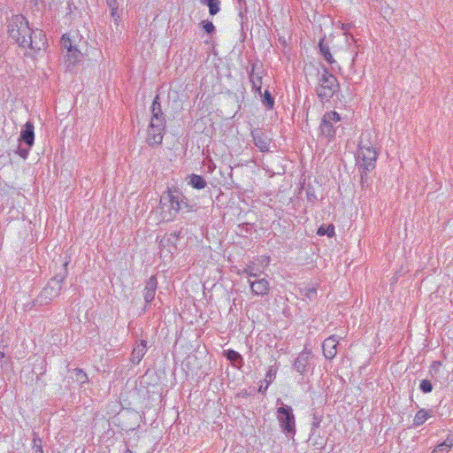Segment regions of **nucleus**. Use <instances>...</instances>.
Returning <instances> with one entry per match:
<instances>
[{"label":"nucleus","instance_id":"nucleus-1","mask_svg":"<svg viewBox=\"0 0 453 453\" xmlns=\"http://www.w3.org/2000/svg\"><path fill=\"white\" fill-rule=\"evenodd\" d=\"M8 34L19 46L29 48L34 51L46 45L45 35L42 30L32 31L27 19L20 14L13 15L8 21Z\"/></svg>","mask_w":453,"mask_h":453},{"label":"nucleus","instance_id":"nucleus-2","mask_svg":"<svg viewBox=\"0 0 453 453\" xmlns=\"http://www.w3.org/2000/svg\"><path fill=\"white\" fill-rule=\"evenodd\" d=\"M165 115L159 103V96H156L151 105V119L147 130V143L149 145L161 144L165 134Z\"/></svg>","mask_w":453,"mask_h":453},{"label":"nucleus","instance_id":"nucleus-3","mask_svg":"<svg viewBox=\"0 0 453 453\" xmlns=\"http://www.w3.org/2000/svg\"><path fill=\"white\" fill-rule=\"evenodd\" d=\"M182 205L188 207V204L182 202L180 193L172 192L171 190L164 193L159 203L161 220L172 221L181 210Z\"/></svg>","mask_w":453,"mask_h":453},{"label":"nucleus","instance_id":"nucleus-4","mask_svg":"<svg viewBox=\"0 0 453 453\" xmlns=\"http://www.w3.org/2000/svg\"><path fill=\"white\" fill-rule=\"evenodd\" d=\"M67 265L68 263L65 262L64 264V272L53 277L43 288L40 296H38V302H40V303L46 304L60 295L63 282L65 281L67 275Z\"/></svg>","mask_w":453,"mask_h":453},{"label":"nucleus","instance_id":"nucleus-5","mask_svg":"<svg viewBox=\"0 0 453 453\" xmlns=\"http://www.w3.org/2000/svg\"><path fill=\"white\" fill-rule=\"evenodd\" d=\"M370 137L371 134L369 132L362 133L358 144V157L363 160L362 166L365 171L373 169L377 160V152L370 142Z\"/></svg>","mask_w":453,"mask_h":453},{"label":"nucleus","instance_id":"nucleus-6","mask_svg":"<svg viewBox=\"0 0 453 453\" xmlns=\"http://www.w3.org/2000/svg\"><path fill=\"white\" fill-rule=\"evenodd\" d=\"M338 88L339 83L336 77L325 69L319 80V85L316 89L318 96L321 100L327 101L334 96Z\"/></svg>","mask_w":453,"mask_h":453},{"label":"nucleus","instance_id":"nucleus-7","mask_svg":"<svg viewBox=\"0 0 453 453\" xmlns=\"http://www.w3.org/2000/svg\"><path fill=\"white\" fill-rule=\"evenodd\" d=\"M276 418L283 433L286 434H295L296 418L290 406L282 405L279 407L276 411Z\"/></svg>","mask_w":453,"mask_h":453},{"label":"nucleus","instance_id":"nucleus-8","mask_svg":"<svg viewBox=\"0 0 453 453\" xmlns=\"http://www.w3.org/2000/svg\"><path fill=\"white\" fill-rule=\"evenodd\" d=\"M341 121V116L338 112L332 111L326 112L323 116L319 129L321 134L332 138L334 136V124Z\"/></svg>","mask_w":453,"mask_h":453},{"label":"nucleus","instance_id":"nucleus-9","mask_svg":"<svg viewBox=\"0 0 453 453\" xmlns=\"http://www.w3.org/2000/svg\"><path fill=\"white\" fill-rule=\"evenodd\" d=\"M263 76L264 70L261 66H257V65H252L251 70L250 72V81L252 84V89L258 93L259 96H262V84H263Z\"/></svg>","mask_w":453,"mask_h":453},{"label":"nucleus","instance_id":"nucleus-10","mask_svg":"<svg viewBox=\"0 0 453 453\" xmlns=\"http://www.w3.org/2000/svg\"><path fill=\"white\" fill-rule=\"evenodd\" d=\"M251 292L255 296H265L269 293L270 285L267 280L263 279H248Z\"/></svg>","mask_w":453,"mask_h":453},{"label":"nucleus","instance_id":"nucleus-11","mask_svg":"<svg viewBox=\"0 0 453 453\" xmlns=\"http://www.w3.org/2000/svg\"><path fill=\"white\" fill-rule=\"evenodd\" d=\"M338 340L335 335H331L328 338H326L323 344V354L326 358L327 359H333L336 353H337V345H338Z\"/></svg>","mask_w":453,"mask_h":453},{"label":"nucleus","instance_id":"nucleus-12","mask_svg":"<svg viewBox=\"0 0 453 453\" xmlns=\"http://www.w3.org/2000/svg\"><path fill=\"white\" fill-rule=\"evenodd\" d=\"M311 358V351L309 349L303 350L294 363L296 370L303 374L307 371L310 359Z\"/></svg>","mask_w":453,"mask_h":453},{"label":"nucleus","instance_id":"nucleus-13","mask_svg":"<svg viewBox=\"0 0 453 453\" xmlns=\"http://www.w3.org/2000/svg\"><path fill=\"white\" fill-rule=\"evenodd\" d=\"M252 136L255 145L262 151L265 152L269 150L271 138L267 134L261 131L252 132Z\"/></svg>","mask_w":453,"mask_h":453},{"label":"nucleus","instance_id":"nucleus-14","mask_svg":"<svg viewBox=\"0 0 453 453\" xmlns=\"http://www.w3.org/2000/svg\"><path fill=\"white\" fill-rule=\"evenodd\" d=\"M34 129H35V127H34L33 123L30 121H27L24 125V127L20 132L19 141L26 143L28 147L33 146L34 142H35Z\"/></svg>","mask_w":453,"mask_h":453},{"label":"nucleus","instance_id":"nucleus-15","mask_svg":"<svg viewBox=\"0 0 453 453\" xmlns=\"http://www.w3.org/2000/svg\"><path fill=\"white\" fill-rule=\"evenodd\" d=\"M147 351V342L144 340L140 341L134 348L130 360L133 364H139Z\"/></svg>","mask_w":453,"mask_h":453},{"label":"nucleus","instance_id":"nucleus-16","mask_svg":"<svg viewBox=\"0 0 453 453\" xmlns=\"http://www.w3.org/2000/svg\"><path fill=\"white\" fill-rule=\"evenodd\" d=\"M157 280L155 276H151L146 283L144 288V300L146 303H151L155 298Z\"/></svg>","mask_w":453,"mask_h":453},{"label":"nucleus","instance_id":"nucleus-17","mask_svg":"<svg viewBox=\"0 0 453 453\" xmlns=\"http://www.w3.org/2000/svg\"><path fill=\"white\" fill-rule=\"evenodd\" d=\"M262 270L257 266L256 261L250 262L238 273L239 275H247L249 279H257L262 273Z\"/></svg>","mask_w":453,"mask_h":453},{"label":"nucleus","instance_id":"nucleus-18","mask_svg":"<svg viewBox=\"0 0 453 453\" xmlns=\"http://www.w3.org/2000/svg\"><path fill=\"white\" fill-rule=\"evenodd\" d=\"M431 416V411L421 409L416 413L413 419V425L415 426H419L423 425Z\"/></svg>","mask_w":453,"mask_h":453},{"label":"nucleus","instance_id":"nucleus-19","mask_svg":"<svg viewBox=\"0 0 453 453\" xmlns=\"http://www.w3.org/2000/svg\"><path fill=\"white\" fill-rule=\"evenodd\" d=\"M70 373H71L70 377L73 380H75L81 384H84V383L88 382V375L83 370L75 368V369H73L72 371H70Z\"/></svg>","mask_w":453,"mask_h":453},{"label":"nucleus","instance_id":"nucleus-20","mask_svg":"<svg viewBox=\"0 0 453 453\" xmlns=\"http://www.w3.org/2000/svg\"><path fill=\"white\" fill-rule=\"evenodd\" d=\"M225 356L230 360L234 365L240 367L243 364L242 356L235 350L228 349L225 351Z\"/></svg>","mask_w":453,"mask_h":453},{"label":"nucleus","instance_id":"nucleus-21","mask_svg":"<svg viewBox=\"0 0 453 453\" xmlns=\"http://www.w3.org/2000/svg\"><path fill=\"white\" fill-rule=\"evenodd\" d=\"M81 51L74 47L71 50L67 51L66 62H68V65H74L77 62L81 60Z\"/></svg>","mask_w":453,"mask_h":453},{"label":"nucleus","instance_id":"nucleus-22","mask_svg":"<svg viewBox=\"0 0 453 453\" xmlns=\"http://www.w3.org/2000/svg\"><path fill=\"white\" fill-rule=\"evenodd\" d=\"M320 53L323 55L324 58L329 63H334V59L330 52L329 47L325 44L324 39H321L319 43Z\"/></svg>","mask_w":453,"mask_h":453},{"label":"nucleus","instance_id":"nucleus-23","mask_svg":"<svg viewBox=\"0 0 453 453\" xmlns=\"http://www.w3.org/2000/svg\"><path fill=\"white\" fill-rule=\"evenodd\" d=\"M189 184L194 188L202 189V188H205L206 181L200 175L192 174V176L190 177Z\"/></svg>","mask_w":453,"mask_h":453},{"label":"nucleus","instance_id":"nucleus-24","mask_svg":"<svg viewBox=\"0 0 453 453\" xmlns=\"http://www.w3.org/2000/svg\"><path fill=\"white\" fill-rule=\"evenodd\" d=\"M276 373H277V367L270 366L265 374V380H264V382L265 383V390H266L267 388L269 387V385L273 383V381L276 378Z\"/></svg>","mask_w":453,"mask_h":453},{"label":"nucleus","instance_id":"nucleus-25","mask_svg":"<svg viewBox=\"0 0 453 453\" xmlns=\"http://www.w3.org/2000/svg\"><path fill=\"white\" fill-rule=\"evenodd\" d=\"M202 3L208 5L211 15H216L220 10L219 0H202Z\"/></svg>","mask_w":453,"mask_h":453},{"label":"nucleus","instance_id":"nucleus-26","mask_svg":"<svg viewBox=\"0 0 453 453\" xmlns=\"http://www.w3.org/2000/svg\"><path fill=\"white\" fill-rule=\"evenodd\" d=\"M309 441L318 449H322L326 445V441L319 435H317L315 431L311 432Z\"/></svg>","mask_w":453,"mask_h":453},{"label":"nucleus","instance_id":"nucleus-27","mask_svg":"<svg viewBox=\"0 0 453 453\" xmlns=\"http://www.w3.org/2000/svg\"><path fill=\"white\" fill-rule=\"evenodd\" d=\"M452 446L453 441L447 439L446 441L436 446L433 453H446L451 449Z\"/></svg>","mask_w":453,"mask_h":453},{"label":"nucleus","instance_id":"nucleus-28","mask_svg":"<svg viewBox=\"0 0 453 453\" xmlns=\"http://www.w3.org/2000/svg\"><path fill=\"white\" fill-rule=\"evenodd\" d=\"M262 99L263 104L269 110H272L274 105V99L271 96L270 92L268 90H265L264 93H262V96H260Z\"/></svg>","mask_w":453,"mask_h":453},{"label":"nucleus","instance_id":"nucleus-29","mask_svg":"<svg viewBox=\"0 0 453 453\" xmlns=\"http://www.w3.org/2000/svg\"><path fill=\"white\" fill-rule=\"evenodd\" d=\"M334 227L333 225H328L326 226H321L317 231V234H319V236L327 235V236L331 237L334 235Z\"/></svg>","mask_w":453,"mask_h":453},{"label":"nucleus","instance_id":"nucleus-30","mask_svg":"<svg viewBox=\"0 0 453 453\" xmlns=\"http://www.w3.org/2000/svg\"><path fill=\"white\" fill-rule=\"evenodd\" d=\"M61 44L64 49H65L67 51L71 50L74 47L72 45L71 39L68 35H64L61 39Z\"/></svg>","mask_w":453,"mask_h":453},{"label":"nucleus","instance_id":"nucleus-31","mask_svg":"<svg viewBox=\"0 0 453 453\" xmlns=\"http://www.w3.org/2000/svg\"><path fill=\"white\" fill-rule=\"evenodd\" d=\"M419 388L424 393H430L433 389L432 383L428 380H421Z\"/></svg>","mask_w":453,"mask_h":453},{"label":"nucleus","instance_id":"nucleus-32","mask_svg":"<svg viewBox=\"0 0 453 453\" xmlns=\"http://www.w3.org/2000/svg\"><path fill=\"white\" fill-rule=\"evenodd\" d=\"M203 28L207 34H211L215 31V27L211 21H203Z\"/></svg>","mask_w":453,"mask_h":453},{"label":"nucleus","instance_id":"nucleus-33","mask_svg":"<svg viewBox=\"0 0 453 453\" xmlns=\"http://www.w3.org/2000/svg\"><path fill=\"white\" fill-rule=\"evenodd\" d=\"M257 263L263 267H266L270 263V257L266 256H261L256 259Z\"/></svg>","mask_w":453,"mask_h":453},{"label":"nucleus","instance_id":"nucleus-34","mask_svg":"<svg viewBox=\"0 0 453 453\" xmlns=\"http://www.w3.org/2000/svg\"><path fill=\"white\" fill-rule=\"evenodd\" d=\"M316 289L315 288H309L306 290L305 297L309 299H312L316 296Z\"/></svg>","mask_w":453,"mask_h":453},{"label":"nucleus","instance_id":"nucleus-35","mask_svg":"<svg viewBox=\"0 0 453 453\" xmlns=\"http://www.w3.org/2000/svg\"><path fill=\"white\" fill-rule=\"evenodd\" d=\"M34 441L35 444L32 448V453H43L42 446L40 444H36L35 440Z\"/></svg>","mask_w":453,"mask_h":453},{"label":"nucleus","instance_id":"nucleus-36","mask_svg":"<svg viewBox=\"0 0 453 453\" xmlns=\"http://www.w3.org/2000/svg\"><path fill=\"white\" fill-rule=\"evenodd\" d=\"M108 6L111 10H114V8H119L117 0H108Z\"/></svg>","mask_w":453,"mask_h":453},{"label":"nucleus","instance_id":"nucleus-37","mask_svg":"<svg viewBox=\"0 0 453 453\" xmlns=\"http://www.w3.org/2000/svg\"><path fill=\"white\" fill-rule=\"evenodd\" d=\"M118 8H114V10H111V15L112 18H114L115 21L117 22L119 19V16L118 14Z\"/></svg>","mask_w":453,"mask_h":453},{"label":"nucleus","instance_id":"nucleus-38","mask_svg":"<svg viewBox=\"0 0 453 453\" xmlns=\"http://www.w3.org/2000/svg\"><path fill=\"white\" fill-rule=\"evenodd\" d=\"M27 154V151H26V150H21V151H20V155H21L23 157H26Z\"/></svg>","mask_w":453,"mask_h":453},{"label":"nucleus","instance_id":"nucleus-39","mask_svg":"<svg viewBox=\"0 0 453 453\" xmlns=\"http://www.w3.org/2000/svg\"><path fill=\"white\" fill-rule=\"evenodd\" d=\"M259 391L260 392H265V386L261 385L260 388H259Z\"/></svg>","mask_w":453,"mask_h":453},{"label":"nucleus","instance_id":"nucleus-40","mask_svg":"<svg viewBox=\"0 0 453 453\" xmlns=\"http://www.w3.org/2000/svg\"><path fill=\"white\" fill-rule=\"evenodd\" d=\"M4 357V351H0V357L3 358Z\"/></svg>","mask_w":453,"mask_h":453},{"label":"nucleus","instance_id":"nucleus-41","mask_svg":"<svg viewBox=\"0 0 453 453\" xmlns=\"http://www.w3.org/2000/svg\"><path fill=\"white\" fill-rule=\"evenodd\" d=\"M124 453H133L130 449H127Z\"/></svg>","mask_w":453,"mask_h":453}]
</instances>
